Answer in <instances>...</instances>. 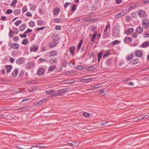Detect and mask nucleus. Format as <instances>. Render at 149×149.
Returning a JSON list of instances; mask_svg holds the SVG:
<instances>
[{
	"mask_svg": "<svg viewBox=\"0 0 149 149\" xmlns=\"http://www.w3.org/2000/svg\"><path fill=\"white\" fill-rule=\"evenodd\" d=\"M20 9H17L14 11V13L15 15H17L19 14L20 12Z\"/></svg>",
	"mask_w": 149,
	"mask_h": 149,
	"instance_id": "nucleus-26",
	"label": "nucleus"
},
{
	"mask_svg": "<svg viewBox=\"0 0 149 149\" xmlns=\"http://www.w3.org/2000/svg\"><path fill=\"white\" fill-rule=\"evenodd\" d=\"M55 59L54 58H52L50 59L49 61V62L51 63V64H53L55 62Z\"/></svg>",
	"mask_w": 149,
	"mask_h": 149,
	"instance_id": "nucleus-38",
	"label": "nucleus"
},
{
	"mask_svg": "<svg viewBox=\"0 0 149 149\" xmlns=\"http://www.w3.org/2000/svg\"><path fill=\"white\" fill-rule=\"evenodd\" d=\"M138 34L137 32L134 33L132 34V36L134 38H136L137 37Z\"/></svg>",
	"mask_w": 149,
	"mask_h": 149,
	"instance_id": "nucleus-32",
	"label": "nucleus"
},
{
	"mask_svg": "<svg viewBox=\"0 0 149 149\" xmlns=\"http://www.w3.org/2000/svg\"><path fill=\"white\" fill-rule=\"evenodd\" d=\"M24 61V60L23 58H20L17 59L16 63L20 65L22 64Z\"/></svg>",
	"mask_w": 149,
	"mask_h": 149,
	"instance_id": "nucleus-8",
	"label": "nucleus"
},
{
	"mask_svg": "<svg viewBox=\"0 0 149 149\" xmlns=\"http://www.w3.org/2000/svg\"><path fill=\"white\" fill-rule=\"evenodd\" d=\"M139 15L141 17H144L146 15V13L143 10H140L138 12Z\"/></svg>",
	"mask_w": 149,
	"mask_h": 149,
	"instance_id": "nucleus-5",
	"label": "nucleus"
},
{
	"mask_svg": "<svg viewBox=\"0 0 149 149\" xmlns=\"http://www.w3.org/2000/svg\"><path fill=\"white\" fill-rule=\"evenodd\" d=\"M134 31V29L133 28H128L126 31L125 33L127 35H129L132 33Z\"/></svg>",
	"mask_w": 149,
	"mask_h": 149,
	"instance_id": "nucleus-9",
	"label": "nucleus"
},
{
	"mask_svg": "<svg viewBox=\"0 0 149 149\" xmlns=\"http://www.w3.org/2000/svg\"><path fill=\"white\" fill-rule=\"evenodd\" d=\"M76 5L74 4V5H73L71 11H74L76 9Z\"/></svg>",
	"mask_w": 149,
	"mask_h": 149,
	"instance_id": "nucleus-44",
	"label": "nucleus"
},
{
	"mask_svg": "<svg viewBox=\"0 0 149 149\" xmlns=\"http://www.w3.org/2000/svg\"><path fill=\"white\" fill-rule=\"evenodd\" d=\"M25 24H22L19 26V30L21 31H23L25 29Z\"/></svg>",
	"mask_w": 149,
	"mask_h": 149,
	"instance_id": "nucleus-20",
	"label": "nucleus"
},
{
	"mask_svg": "<svg viewBox=\"0 0 149 149\" xmlns=\"http://www.w3.org/2000/svg\"><path fill=\"white\" fill-rule=\"evenodd\" d=\"M124 15L123 12H121L117 14L115 16V17L116 18H118Z\"/></svg>",
	"mask_w": 149,
	"mask_h": 149,
	"instance_id": "nucleus-23",
	"label": "nucleus"
},
{
	"mask_svg": "<svg viewBox=\"0 0 149 149\" xmlns=\"http://www.w3.org/2000/svg\"><path fill=\"white\" fill-rule=\"evenodd\" d=\"M109 34L107 32H104V34L103 35V38H105L108 37Z\"/></svg>",
	"mask_w": 149,
	"mask_h": 149,
	"instance_id": "nucleus-28",
	"label": "nucleus"
},
{
	"mask_svg": "<svg viewBox=\"0 0 149 149\" xmlns=\"http://www.w3.org/2000/svg\"><path fill=\"white\" fill-rule=\"evenodd\" d=\"M38 47L36 45H35L31 47L30 48V50L31 52H36L38 50Z\"/></svg>",
	"mask_w": 149,
	"mask_h": 149,
	"instance_id": "nucleus-7",
	"label": "nucleus"
},
{
	"mask_svg": "<svg viewBox=\"0 0 149 149\" xmlns=\"http://www.w3.org/2000/svg\"><path fill=\"white\" fill-rule=\"evenodd\" d=\"M53 39L49 44V47L51 48L55 47L58 43V40L56 39V36H53Z\"/></svg>",
	"mask_w": 149,
	"mask_h": 149,
	"instance_id": "nucleus-2",
	"label": "nucleus"
},
{
	"mask_svg": "<svg viewBox=\"0 0 149 149\" xmlns=\"http://www.w3.org/2000/svg\"><path fill=\"white\" fill-rule=\"evenodd\" d=\"M149 117V115H146L144 116V117L142 118V119H147Z\"/></svg>",
	"mask_w": 149,
	"mask_h": 149,
	"instance_id": "nucleus-57",
	"label": "nucleus"
},
{
	"mask_svg": "<svg viewBox=\"0 0 149 149\" xmlns=\"http://www.w3.org/2000/svg\"><path fill=\"white\" fill-rule=\"evenodd\" d=\"M42 23V22L40 20H38L37 22V24L38 25H41Z\"/></svg>",
	"mask_w": 149,
	"mask_h": 149,
	"instance_id": "nucleus-51",
	"label": "nucleus"
},
{
	"mask_svg": "<svg viewBox=\"0 0 149 149\" xmlns=\"http://www.w3.org/2000/svg\"><path fill=\"white\" fill-rule=\"evenodd\" d=\"M83 115L86 117H88L90 116L89 114L88 113L86 112L84 113H83Z\"/></svg>",
	"mask_w": 149,
	"mask_h": 149,
	"instance_id": "nucleus-45",
	"label": "nucleus"
},
{
	"mask_svg": "<svg viewBox=\"0 0 149 149\" xmlns=\"http://www.w3.org/2000/svg\"><path fill=\"white\" fill-rule=\"evenodd\" d=\"M22 22V21L20 20H19L18 21H17L16 22H15V24L16 26H18L20 24H21Z\"/></svg>",
	"mask_w": 149,
	"mask_h": 149,
	"instance_id": "nucleus-37",
	"label": "nucleus"
},
{
	"mask_svg": "<svg viewBox=\"0 0 149 149\" xmlns=\"http://www.w3.org/2000/svg\"><path fill=\"white\" fill-rule=\"evenodd\" d=\"M75 49V47L74 46H72L70 47L69 49L70 52L71 53L72 55H74V50Z\"/></svg>",
	"mask_w": 149,
	"mask_h": 149,
	"instance_id": "nucleus-18",
	"label": "nucleus"
},
{
	"mask_svg": "<svg viewBox=\"0 0 149 149\" xmlns=\"http://www.w3.org/2000/svg\"><path fill=\"white\" fill-rule=\"evenodd\" d=\"M27 36L25 34H23L21 35L20 36V37L21 38H26V37Z\"/></svg>",
	"mask_w": 149,
	"mask_h": 149,
	"instance_id": "nucleus-61",
	"label": "nucleus"
},
{
	"mask_svg": "<svg viewBox=\"0 0 149 149\" xmlns=\"http://www.w3.org/2000/svg\"><path fill=\"white\" fill-rule=\"evenodd\" d=\"M110 26L109 25H107L105 29L104 30V32H107V30H109L110 29Z\"/></svg>",
	"mask_w": 149,
	"mask_h": 149,
	"instance_id": "nucleus-30",
	"label": "nucleus"
},
{
	"mask_svg": "<svg viewBox=\"0 0 149 149\" xmlns=\"http://www.w3.org/2000/svg\"><path fill=\"white\" fill-rule=\"evenodd\" d=\"M80 21V19L78 17H76L75 18L74 21L76 22H77Z\"/></svg>",
	"mask_w": 149,
	"mask_h": 149,
	"instance_id": "nucleus-54",
	"label": "nucleus"
},
{
	"mask_svg": "<svg viewBox=\"0 0 149 149\" xmlns=\"http://www.w3.org/2000/svg\"><path fill=\"white\" fill-rule=\"evenodd\" d=\"M149 45V41H147L143 43L140 46V47L145 48Z\"/></svg>",
	"mask_w": 149,
	"mask_h": 149,
	"instance_id": "nucleus-12",
	"label": "nucleus"
},
{
	"mask_svg": "<svg viewBox=\"0 0 149 149\" xmlns=\"http://www.w3.org/2000/svg\"><path fill=\"white\" fill-rule=\"evenodd\" d=\"M42 104V103H40V101L36 102L33 103V105H36H36H39L40 104Z\"/></svg>",
	"mask_w": 149,
	"mask_h": 149,
	"instance_id": "nucleus-47",
	"label": "nucleus"
},
{
	"mask_svg": "<svg viewBox=\"0 0 149 149\" xmlns=\"http://www.w3.org/2000/svg\"><path fill=\"white\" fill-rule=\"evenodd\" d=\"M57 52L54 50L51 51L50 52V56H54L57 55Z\"/></svg>",
	"mask_w": 149,
	"mask_h": 149,
	"instance_id": "nucleus-14",
	"label": "nucleus"
},
{
	"mask_svg": "<svg viewBox=\"0 0 149 149\" xmlns=\"http://www.w3.org/2000/svg\"><path fill=\"white\" fill-rule=\"evenodd\" d=\"M27 10V8H26V7H24L22 8V12L24 13Z\"/></svg>",
	"mask_w": 149,
	"mask_h": 149,
	"instance_id": "nucleus-55",
	"label": "nucleus"
},
{
	"mask_svg": "<svg viewBox=\"0 0 149 149\" xmlns=\"http://www.w3.org/2000/svg\"><path fill=\"white\" fill-rule=\"evenodd\" d=\"M28 108V107L27 106H24V107L20 108V109H22L23 110V111H24V110Z\"/></svg>",
	"mask_w": 149,
	"mask_h": 149,
	"instance_id": "nucleus-50",
	"label": "nucleus"
},
{
	"mask_svg": "<svg viewBox=\"0 0 149 149\" xmlns=\"http://www.w3.org/2000/svg\"><path fill=\"white\" fill-rule=\"evenodd\" d=\"M70 5V3L66 2L64 5V6L65 8H66L67 6H69Z\"/></svg>",
	"mask_w": 149,
	"mask_h": 149,
	"instance_id": "nucleus-53",
	"label": "nucleus"
},
{
	"mask_svg": "<svg viewBox=\"0 0 149 149\" xmlns=\"http://www.w3.org/2000/svg\"><path fill=\"white\" fill-rule=\"evenodd\" d=\"M35 147H38V148H41L45 147L44 146H43L41 145H35L34 146H33L31 148H30L29 149H31Z\"/></svg>",
	"mask_w": 149,
	"mask_h": 149,
	"instance_id": "nucleus-27",
	"label": "nucleus"
},
{
	"mask_svg": "<svg viewBox=\"0 0 149 149\" xmlns=\"http://www.w3.org/2000/svg\"><path fill=\"white\" fill-rule=\"evenodd\" d=\"M133 54L132 53H131L126 57V59L127 60L129 61L132 59L133 58Z\"/></svg>",
	"mask_w": 149,
	"mask_h": 149,
	"instance_id": "nucleus-19",
	"label": "nucleus"
},
{
	"mask_svg": "<svg viewBox=\"0 0 149 149\" xmlns=\"http://www.w3.org/2000/svg\"><path fill=\"white\" fill-rule=\"evenodd\" d=\"M95 33L93 35L92 38L91 39V41L93 42H94L95 41V38L97 36V32L95 31Z\"/></svg>",
	"mask_w": 149,
	"mask_h": 149,
	"instance_id": "nucleus-22",
	"label": "nucleus"
},
{
	"mask_svg": "<svg viewBox=\"0 0 149 149\" xmlns=\"http://www.w3.org/2000/svg\"><path fill=\"white\" fill-rule=\"evenodd\" d=\"M45 72V70L43 68L39 69L37 71L38 74L40 75H42Z\"/></svg>",
	"mask_w": 149,
	"mask_h": 149,
	"instance_id": "nucleus-11",
	"label": "nucleus"
},
{
	"mask_svg": "<svg viewBox=\"0 0 149 149\" xmlns=\"http://www.w3.org/2000/svg\"><path fill=\"white\" fill-rule=\"evenodd\" d=\"M60 11V9L58 8H56L54 10L53 12L55 15H58Z\"/></svg>",
	"mask_w": 149,
	"mask_h": 149,
	"instance_id": "nucleus-15",
	"label": "nucleus"
},
{
	"mask_svg": "<svg viewBox=\"0 0 149 149\" xmlns=\"http://www.w3.org/2000/svg\"><path fill=\"white\" fill-rule=\"evenodd\" d=\"M17 0H14L13 1L12 3H11L10 6H13L15 5L17 3Z\"/></svg>",
	"mask_w": 149,
	"mask_h": 149,
	"instance_id": "nucleus-41",
	"label": "nucleus"
},
{
	"mask_svg": "<svg viewBox=\"0 0 149 149\" xmlns=\"http://www.w3.org/2000/svg\"><path fill=\"white\" fill-rule=\"evenodd\" d=\"M9 45L11 47L13 48L14 49H19V45L17 43H15L14 44L10 43L9 44Z\"/></svg>",
	"mask_w": 149,
	"mask_h": 149,
	"instance_id": "nucleus-4",
	"label": "nucleus"
},
{
	"mask_svg": "<svg viewBox=\"0 0 149 149\" xmlns=\"http://www.w3.org/2000/svg\"><path fill=\"white\" fill-rule=\"evenodd\" d=\"M135 55L137 56L141 57L143 56V53L139 50H137L135 53Z\"/></svg>",
	"mask_w": 149,
	"mask_h": 149,
	"instance_id": "nucleus-13",
	"label": "nucleus"
},
{
	"mask_svg": "<svg viewBox=\"0 0 149 149\" xmlns=\"http://www.w3.org/2000/svg\"><path fill=\"white\" fill-rule=\"evenodd\" d=\"M46 99H43L42 100H41L40 101V103H41L42 104V103H44L45 102V101H46Z\"/></svg>",
	"mask_w": 149,
	"mask_h": 149,
	"instance_id": "nucleus-64",
	"label": "nucleus"
},
{
	"mask_svg": "<svg viewBox=\"0 0 149 149\" xmlns=\"http://www.w3.org/2000/svg\"><path fill=\"white\" fill-rule=\"evenodd\" d=\"M76 68L78 69L82 70L84 69V67L82 65H79L77 66Z\"/></svg>",
	"mask_w": 149,
	"mask_h": 149,
	"instance_id": "nucleus-39",
	"label": "nucleus"
},
{
	"mask_svg": "<svg viewBox=\"0 0 149 149\" xmlns=\"http://www.w3.org/2000/svg\"><path fill=\"white\" fill-rule=\"evenodd\" d=\"M144 36L145 37H149V31L145 34Z\"/></svg>",
	"mask_w": 149,
	"mask_h": 149,
	"instance_id": "nucleus-59",
	"label": "nucleus"
},
{
	"mask_svg": "<svg viewBox=\"0 0 149 149\" xmlns=\"http://www.w3.org/2000/svg\"><path fill=\"white\" fill-rule=\"evenodd\" d=\"M79 79H80L79 80V81L81 82H87L86 79H83V78H81V77H80Z\"/></svg>",
	"mask_w": 149,
	"mask_h": 149,
	"instance_id": "nucleus-40",
	"label": "nucleus"
},
{
	"mask_svg": "<svg viewBox=\"0 0 149 149\" xmlns=\"http://www.w3.org/2000/svg\"><path fill=\"white\" fill-rule=\"evenodd\" d=\"M132 39L130 37H125L124 40V42L126 43L130 42L132 41Z\"/></svg>",
	"mask_w": 149,
	"mask_h": 149,
	"instance_id": "nucleus-10",
	"label": "nucleus"
},
{
	"mask_svg": "<svg viewBox=\"0 0 149 149\" xmlns=\"http://www.w3.org/2000/svg\"><path fill=\"white\" fill-rule=\"evenodd\" d=\"M13 12V11L10 9H8L7 10L6 13L10 14Z\"/></svg>",
	"mask_w": 149,
	"mask_h": 149,
	"instance_id": "nucleus-56",
	"label": "nucleus"
},
{
	"mask_svg": "<svg viewBox=\"0 0 149 149\" xmlns=\"http://www.w3.org/2000/svg\"><path fill=\"white\" fill-rule=\"evenodd\" d=\"M56 68V66L55 65H53L51 66L50 67H49L48 69V71H53Z\"/></svg>",
	"mask_w": 149,
	"mask_h": 149,
	"instance_id": "nucleus-24",
	"label": "nucleus"
},
{
	"mask_svg": "<svg viewBox=\"0 0 149 149\" xmlns=\"http://www.w3.org/2000/svg\"><path fill=\"white\" fill-rule=\"evenodd\" d=\"M36 8V6H33L31 7V10L34 11V10Z\"/></svg>",
	"mask_w": 149,
	"mask_h": 149,
	"instance_id": "nucleus-58",
	"label": "nucleus"
},
{
	"mask_svg": "<svg viewBox=\"0 0 149 149\" xmlns=\"http://www.w3.org/2000/svg\"><path fill=\"white\" fill-rule=\"evenodd\" d=\"M19 40V38L18 37H15L13 38V40L15 41H17Z\"/></svg>",
	"mask_w": 149,
	"mask_h": 149,
	"instance_id": "nucleus-52",
	"label": "nucleus"
},
{
	"mask_svg": "<svg viewBox=\"0 0 149 149\" xmlns=\"http://www.w3.org/2000/svg\"><path fill=\"white\" fill-rule=\"evenodd\" d=\"M88 69L90 70H95V68L93 66L89 67Z\"/></svg>",
	"mask_w": 149,
	"mask_h": 149,
	"instance_id": "nucleus-48",
	"label": "nucleus"
},
{
	"mask_svg": "<svg viewBox=\"0 0 149 149\" xmlns=\"http://www.w3.org/2000/svg\"><path fill=\"white\" fill-rule=\"evenodd\" d=\"M26 15L28 17H31L32 15L29 12H27L26 13Z\"/></svg>",
	"mask_w": 149,
	"mask_h": 149,
	"instance_id": "nucleus-62",
	"label": "nucleus"
},
{
	"mask_svg": "<svg viewBox=\"0 0 149 149\" xmlns=\"http://www.w3.org/2000/svg\"><path fill=\"white\" fill-rule=\"evenodd\" d=\"M105 90V88H104L102 89L101 90H100V93L102 95H105V93H104V91Z\"/></svg>",
	"mask_w": 149,
	"mask_h": 149,
	"instance_id": "nucleus-35",
	"label": "nucleus"
},
{
	"mask_svg": "<svg viewBox=\"0 0 149 149\" xmlns=\"http://www.w3.org/2000/svg\"><path fill=\"white\" fill-rule=\"evenodd\" d=\"M66 91L65 89L59 90L58 92L54 90H50L47 91V97H51L53 96H62L63 93Z\"/></svg>",
	"mask_w": 149,
	"mask_h": 149,
	"instance_id": "nucleus-1",
	"label": "nucleus"
},
{
	"mask_svg": "<svg viewBox=\"0 0 149 149\" xmlns=\"http://www.w3.org/2000/svg\"><path fill=\"white\" fill-rule=\"evenodd\" d=\"M139 62V59L137 58L134 59L132 60V61L131 63L133 65H134L136 64H137Z\"/></svg>",
	"mask_w": 149,
	"mask_h": 149,
	"instance_id": "nucleus-21",
	"label": "nucleus"
},
{
	"mask_svg": "<svg viewBox=\"0 0 149 149\" xmlns=\"http://www.w3.org/2000/svg\"><path fill=\"white\" fill-rule=\"evenodd\" d=\"M12 68V65H10L6 66V69L7 72H9L11 71Z\"/></svg>",
	"mask_w": 149,
	"mask_h": 149,
	"instance_id": "nucleus-17",
	"label": "nucleus"
},
{
	"mask_svg": "<svg viewBox=\"0 0 149 149\" xmlns=\"http://www.w3.org/2000/svg\"><path fill=\"white\" fill-rule=\"evenodd\" d=\"M29 24V26L32 27H34L35 25V23L34 22L32 21L30 22Z\"/></svg>",
	"mask_w": 149,
	"mask_h": 149,
	"instance_id": "nucleus-29",
	"label": "nucleus"
},
{
	"mask_svg": "<svg viewBox=\"0 0 149 149\" xmlns=\"http://www.w3.org/2000/svg\"><path fill=\"white\" fill-rule=\"evenodd\" d=\"M14 35V33L13 31H10L9 33V36L10 38H12L13 37Z\"/></svg>",
	"mask_w": 149,
	"mask_h": 149,
	"instance_id": "nucleus-31",
	"label": "nucleus"
},
{
	"mask_svg": "<svg viewBox=\"0 0 149 149\" xmlns=\"http://www.w3.org/2000/svg\"><path fill=\"white\" fill-rule=\"evenodd\" d=\"M135 32L138 34H141L143 32V28L141 27H138L136 29Z\"/></svg>",
	"mask_w": 149,
	"mask_h": 149,
	"instance_id": "nucleus-6",
	"label": "nucleus"
},
{
	"mask_svg": "<svg viewBox=\"0 0 149 149\" xmlns=\"http://www.w3.org/2000/svg\"><path fill=\"white\" fill-rule=\"evenodd\" d=\"M83 43V40H80V42L79 43L77 47V51H79V50L81 48V46L82 44Z\"/></svg>",
	"mask_w": 149,
	"mask_h": 149,
	"instance_id": "nucleus-25",
	"label": "nucleus"
},
{
	"mask_svg": "<svg viewBox=\"0 0 149 149\" xmlns=\"http://www.w3.org/2000/svg\"><path fill=\"white\" fill-rule=\"evenodd\" d=\"M27 43L28 40L26 39H24L22 42V44L24 45H26L27 44Z\"/></svg>",
	"mask_w": 149,
	"mask_h": 149,
	"instance_id": "nucleus-34",
	"label": "nucleus"
},
{
	"mask_svg": "<svg viewBox=\"0 0 149 149\" xmlns=\"http://www.w3.org/2000/svg\"><path fill=\"white\" fill-rule=\"evenodd\" d=\"M120 42V41L118 40H115V41L112 42L113 45H114L117 44H118Z\"/></svg>",
	"mask_w": 149,
	"mask_h": 149,
	"instance_id": "nucleus-46",
	"label": "nucleus"
},
{
	"mask_svg": "<svg viewBox=\"0 0 149 149\" xmlns=\"http://www.w3.org/2000/svg\"><path fill=\"white\" fill-rule=\"evenodd\" d=\"M79 143L77 141H75L73 142V144H72V145L77 146L79 145Z\"/></svg>",
	"mask_w": 149,
	"mask_h": 149,
	"instance_id": "nucleus-42",
	"label": "nucleus"
},
{
	"mask_svg": "<svg viewBox=\"0 0 149 149\" xmlns=\"http://www.w3.org/2000/svg\"><path fill=\"white\" fill-rule=\"evenodd\" d=\"M39 61L41 63H42V62H45L46 61V59H39Z\"/></svg>",
	"mask_w": 149,
	"mask_h": 149,
	"instance_id": "nucleus-60",
	"label": "nucleus"
},
{
	"mask_svg": "<svg viewBox=\"0 0 149 149\" xmlns=\"http://www.w3.org/2000/svg\"><path fill=\"white\" fill-rule=\"evenodd\" d=\"M101 86V84H96L94 86V87L95 88L100 87Z\"/></svg>",
	"mask_w": 149,
	"mask_h": 149,
	"instance_id": "nucleus-36",
	"label": "nucleus"
},
{
	"mask_svg": "<svg viewBox=\"0 0 149 149\" xmlns=\"http://www.w3.org/2000/svg\"><path fill=\"white\" fill-rule=\"evenodd\" d=\"M26 31L28 33L30 32H31L32 31V30L28 29L26 30Z\"/></svg>",
	"mask_w": 149,
	"mask_h": 149,
	"instance_id": "nucleus-63",
	"label": "nucleus"
},
{
	"mask_svg": "<svg viewBox=\"0 0 149 149\" xmlns=\"http://www.w3.org/2000/svg\"><path fill=\"white\" fill-rule=\"evenodd\" d=\"M142 26L146 29L149 27V21L146 19H144L142 22Z\"/></svg>",
	"mask_w": 149,
	"mask_h": 149,
	"instance_id": "nucleus-3",
	"label": "nucleus"
},
{
	"mask_svg": "<svg viewBox=\"0 0 149 149\" xmlns=\"http://www.w3.org/2000/svg\"><path fill=\"white\" fill-rule=\"evenodd\" d=\"M110 54V52L109 51L106 52L104 54L103 57H105Z\"/></svg>",
	"mask_w": 149,
	"mask_h": 149,
	"instance_id": "nucleus-43",
	"label": "nucleus"
},
{
	"mask_svg": "<svg viewBox=\"0 0 149 149\" xmlns=\"http://www.w3.org/2000/svg\"><path fill=\"white\" fill-rule=\"evenodd\" d=\"M18 69H15L12 73V76L13 77H16L18 74Z\"/></svg>",
	"mask_w": 149,
	"mask_h": 149,
	"instance_id": "nucleus-16",
	"label": "nucleus"
},
{
	"mask_svg": "<svg viewBox=\"0 0 149 149\" xmlns=\"http://www.w3.org/2000/svg\"><path fill=\"white\" fill-rule=\"evenodd\" d=\"M55 29L58 30H60L61 29V27L60 26H56L55 27Z\"/></svg>",
	"mask_w": 149,
	"mask_h": 149,
	"instance_id": "nucleus-49",
	"label": "nucleus"
},
{
	"mask_svg": "<svg viewBox=\"0 0 149 149\" xmlns=\"http://www.w3.org/2000/svg\"><path fill=\"white\" fill-rule=\"evenodd\" d=\"M102 55V53H99L97 54V56H98V61H99L100 60V58H101Z\"/></svg>",
	"mask_w": 149,
	"mask_h": 149,
	"instance_id": "nucleus-33",
	"label": "nucleus"
}]
</instances>
